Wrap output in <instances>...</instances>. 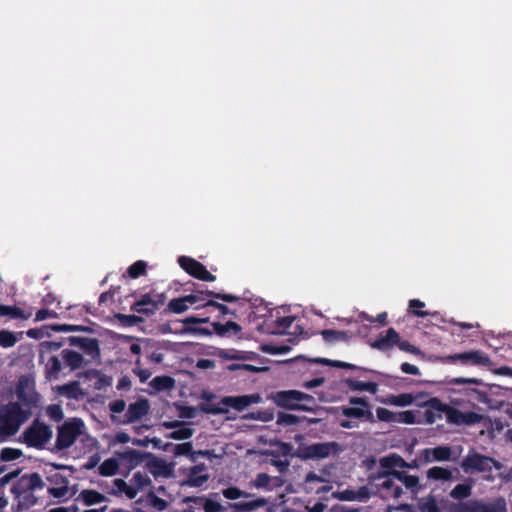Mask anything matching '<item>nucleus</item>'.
Returning <instances> with one entry per match:
<instances>
[{
  "mask_svg": "<svg viewBox=\"0 0 512 512\" xmlns=\"http://www.w3.org/2000/svg\"><path fill=\"white\" fill-rule=\"evenodd\" d=\"M146 267L147 265L144 261L138 260L129 266L127 273L131 278L136 279L146 273Z\"/></svg>",
  "mask_w": 512,
  "mask_h": 512,
  "instance_id": "57",
  "label": "nucleus"
},
{
  "mask_svg": "<svg viewBox=\"0 0 512 512\" xmlns=\"http://www.w3.org/2000/svg\"><path fill=\"white\" fill-rule=\"evenodd\" d=\"M184 503H193L199 505L203 503V509L205 512H222L224 511V507L216 501L211 499H205L204 497L198 496H187L183 500Z\"/></svg>",
  "mask_w": 512,
  "mask_h": 512,
  "instance_id": "29",
  "label": "nucleus"
},
{
  "mask_svg": "<svg viewBox=\"0 0 512 512\" xmlns=\"http://www.w3.org/2000/svg\"><path fill=\"white\" fill-rule=\"evenodd\" d=\"M61 359L63 360V363L66 367H69L71 371L78 370L83 367L84 364V358L82 354L70 350V349H63L61 351Z\"/></svg>",
  "mask_w": 512,
  "mask_h": 512,
  "instance_id": "24",
  "label": "nucleus"
},
{
  "mask_svg": "<svg viewBox=\"0 0 512 512\" xmlns=\"http://www.w3.org/2000/svg\"><path fill=\"white\" fill-rule=\"evenodd\" d=\"M348 402L352 407H342V415L347 418H355L369 423H375L376 418L372 412V406L365 397H350Z\"/></svg>",
  "mask_w": 512,
  "mask_h": 512,
  "instance_id": "8",
  "label": "nucleus"
},
{
  "mask_svg": "<svg viewBox=\"0 0 512 512\" xmlns=\"http://www.w3.org/2000/svg\"><path fill=\"white\" fill-rule=\"evenodd\" d=\"M340 449V445L337 442L313 443L299 447L297 455L303 460H320L328 458L331 454L338 453Z\"/></svg>",
  "mask_w": 512,
  "mask_h": 512,
  "instance_id": "10",
  "label": "nucleus"
},
{
  "mask_svg": "<svg viewBox=\"0 0 512 512\" xmlns=\"http://www.w3.org/2000/svg\"><path fill=\"white\" fill-rule=\"evenodd\" d=\"M149 385L156 392H161L171 390L175 386V380L167 375L156 376L149 382Z\"/></svg>",
  "mask_w": 512,
  "mask_h": 512,
  "instance_id": "32",
  "label": "nucleus"
},
{
  "mask_svg": "<svg viewBox=\"0 0 512 512\" xmlns=\"http://www.w3.org/2000/svg\"><path fill=\"white\" fill-rule=\"evenodd\" d=\"M424 307L425 303L419 299H412L409 302V312L417 317H425L429 315L428 312L421 310Z\"/></svg>",
  "mask_w": 512,
  "mask_h": 512,
  "instance_id": "61",
  "label": "nucleus"
},
{
  "mask_svg": "<svg viewBox=\"0 0 512 512\" xmlns=\"http://www.w3.org/2000/svg\"><path fill=\"white\" fill-rule=\"evenodd\" d=\"M118 456L125 467L130 471L139 466L146 458L150 457L151 453L128 449L119 453Z\"/></svg>",
  "mask_w": 512,
  "mask_h": 512,
  "instance_id": "19",
  "label": "nucleus"
},
{
  "mask_svg": "<svg viewBox=\"0 0 512 512\" xmlns=\"http://www.w3.org/2000/svg\"><path fill=\"white\" fill-rule=\"evenodd\" d=\"M67 341L70 346L79 348L84 354L90 356L92 359L100 357L99 341L96 338L70 336L67 338Z\"/></svg>",
  "mask_w": 512,
  "mask_h": 512,
  "instance_id": "14",
  "label": "nucleus"
},
{
  "mask_svg": "<svg viewBox=\"0 0 512 512\" xmlns=\"http://www.w3.org/2000/svg\"><path fill=\"white\" fill-rule=\"evenodd\" d=\"M18 342V337L12 331L0 330V346L3 348L13 347Z\"/></svg>",
  "mask_w": 512,
  "mask_h": 512,
  "instance_id": "54",
  "label": "nucleus"
},
{
  "mask_svg": "<svg viewBox=\"0 0 512 512\" xmlns=\"http://www.w3.org/2000/svg\"><path fill=\"white\" fill-rule=\"evenodd\" d=\"M179 266L190 276L205 282H213L216 276L210 273L205 265L189 256H180L178 258Z\"/></svg>",
  "mask_w": 512,
  "mask_h": 512,
  "instance_id": "11",
  "label": "nucleus"
},
{
  "mask_svg": "<svg viewBox=\"0 0 512 512\" xmlns=\"http://www.w3.org/2000/svg\"><path fill=\"white\" fill-rule=\"evenodd\" d=\"M395 417V412L390 411L383 407H378L376 409V420L381 422L393 423Z\"/></svg>",
  "mask_w": 512,
  "mask_h": 512,
  "instance_id": "63",
  "label": "nucleus"
},
{
  "mask_svg": "<svg viewBox=\"0 0 512 512\" xmlns=\"http://www.w3.org/2000/svg\"><path fill=\"white\" fill-rule=\"evenodd\" d=\"M299 421H300L299 417L294 414L279 412L277 415L276 423L279 425H284V426H292V425H296L297 423H299Z\"/></svg>",
  "mask_w": 512,
  "mask_h": 512,
  "instance_id": "60",
  "label": "nucleus"
},
{
  "mask_svg": "<svg viewBox=\"0 0 512 512\" xmlns=\"http://www.w3.org/2000/svg\"><path fill=\"white\" fill-rule=\"evenodd\" d=\"M390 474L400 482H402L407 489H410L413 493H418L421 489L419 485V478L414 475H409L404 471L390 470Z\"/></svg>",
  "mask_w": 512,
  "mask_h": 512,
  "instance_id": "28",
  "label": "nucleus"
},
{
  "mask_svg": "<svg viewBox=\"0 0 512 512\" xmlns=\"http://www.w3.org/2000/svg\"><path fill=\"white\" fill-rule=\"evenodd\" d=\"M209 321L208 317L205 318H198L195 316H189L185 318L182 322L185 325L183 328L184 333L193 334V335H205L210 336L212 335L213 330H209L207 328L197 327L193 326L192 324H199V323H207Z\"/></svg>",
  "mask_w": 512,
  "mask_h": 512,
  "instance_id": "22",
  "label": "nucleus"
},
{
  "mask_svg": "<svg viewBox=\"0 0 512 512\" xmlns=\"http://www.w3.org/2000/svg\"><path fill=\"white\" fill-rule=\"evenodd\" d=\"M149 458L150 460L146 463V467L154 477L170 475L171 470L163 459L155 457L152 454Z\"/></svg>",
  "mask_w": 512,
  "mask_h": 512,
  "instance_id": "25",
  "label": "nucleus"
},
{
  "mask_svg": "<svg viewBox=\"0 0 512 512\" xmlns=\"http://www.w3.org/2000/svg\"><path fill=\"white\" fill-rule=\"evenodd\" d=\"M448 359L451 362L459 361L462 364L487 366L490 364V358L482 351H468L450 355Z\"/></svg>",
  "mask_w": 512,
  "mask_h": 512,
  "instance_id": "15",
  "label": "nucleus"
},
{
  "mask_svg": "<svg viewBox=\"0 0 512 512\" xmlns=\"http://www.w3.org/2000/svg\"><path fill=\"white\" fill-rule=\"evenodd\" d=\"M79 498L86 506H92L107 500L105 495L93 489L82 490L79 494Z\"/></svg>",
  "mask_w": 512,
  "mask_h": 512,
  "instance_id": "35",
  "label": "nucleus"
},
{
  "mask_svg": "<svg viewBox=\"0 0 512 512\" xmlns=\"http://www.w3.org/2000/svg\"><path fill=\"white\" fill-rule=\"evenodd\" d=\"M467 395L471 396L475 401L482 404H489L490 398L488 392L477 388H468L466 390Z\"/></svg>",
  "mask_w": 512,
  "mask_h": 512,
  "instance_id": "56",
  "label": "nucleus"
},
{
  "mask_svg": "<svg viewBox=\"0 0 512 512\" xmlns=\"http://www.w3.org/2000/svg\"><path fill=\"white\" fill-rule=\"evenodd\" d=\"M27 419V413L18 402H9L0 406V436L10 437L16 434L20 425Z\"/></svg>",
  "mask_w": 512,
  "mask_h": 512,
  "instance_id": "3",
  "label": "nucleus"
},
{
  "mask_svg": "<svg viewBox=\"0 0 512 512\" xmlns=\"http://www.w3.org/2000/svg\"><path fill=\"white\" fill-rule=\"evenodd\" d=\"M200 470H203V467L195 466L191 469L187 484L191 487H201L204 483H206L209 479V476L207 474L200 475L198 472Z\"/></svg>",
  "mask_w": 512,
  "mask_h": 512,
  "instance_id": "42",
  "label": "nucleus"
},
{
  "mask_svg": "<svg viewBox=\"0 0 512 512\" xmlns=\"http://www.w3.org/2000/svg\"><path fill=\"white\" fill-rule=\"evenodd\" d=\"M166 298L165 293L150 291L142 294L140 298L131 305L130 309L138 314L151 316L164 305Z\"/></svg>",
  "mask_w": 512,
  "mask_h": 512,
  "instance_id": "9",
  "label": "nucleus"
},
{
  "mask_svg": "<svg viewBox=\"0 0 512 512\" xmlns=\"http://www.w3.org/2000/svg\"><path fill=\"white\" fill-rule=\"evenodd\" d=\"M417 508L419 512H441L437 500L432 494L419 499Z\"/></svg>",
  "mask_w": 512,
  "mask_h": 512,
  "instance_id": "41",
  "label": "nucleus"
},
{
  "mask_svg": "<svg viewBox=\"0 0 512 512\" xmlns=\"http://www.w3.org/2000/svg\"><path fill=\"white\" fill-rule=\"evenodd\" d=\"M195 304H197L196 295H185L183 297L173 298L170 300L167 306V311L170 313L181 314Z\"/></svg>",
  "mask_w": 512,
  "mask_h": 512,
  "instance_id": "21",
  "label": "nucleus"
},
{
  "mask_svg": "<svg viewBox=\"0 0 512 512\" xmlns=\"http://www.w3.org/2000/svg\"><path fill=\"white\" fill-rule=\"evenodd\" d=\"M113 484L117 490L111 491V494L116 495L118 493H124L129 499H134L138 494L139 489L133 484L128 485L123 479H114Z\"/></svg>",
  "mask_w": 512,
  "mask_h": 512,
  "instance_id": "34",
  "label": "nucleus"
},
{
  "mask_svg": "<svg viewBox=\"0 0 512 512\" xmlns=\"http://www.w3.org/2000/svg\"><path fill=\"white\" fill-rule=\"evenodd\" d=\"M4 316H10L13 319L27 320L31 316V312L25 313L24 310L17 306L0 304V317Z\"/></svg>",
  "mask_w": 512,
  "mask_h": 512,
  "instance_id": "38",
  "label": "nucleus"
},
{
  "mask_svg": "<svg viewBox=\"0 0 512 512\" xmlns=\"http://www.w3.org/2000/svg\"><path fill=\"white\" fill-rule=\"evenodd\" d=\"M59 393L65 397L76 399L81 393L80 384L73 381L59 387Z\"/></svg>",
  "mask_w": 512,
  "mask_h": 512,
  "instance_id": "46",
  "label": "nucleus"
},
{
  "mask_svg": "<svg viewBox=\"0 0 512 512\" xmlns=\"http://www.w3.org/2000/svg\"><path fill=\"white\" fill-rule=\"evenodd\" d=\"M46 481L50 483L47 493L56 499L65 498L69 492V480L60 472H53L46 476Z\"/></svg>",
  "mask_w": 512,
  "mask_h": 512,
  "instance_id": "12",
  "label": "nucleus"
},
{
  "mask_svg": "<svg viewBox=\"0 0 512 512\" xmlns=\"http://www.w3.org/2000/svg\"><path fill=\"white\" fill-rule=\"evenodd\" d=\"M344 383L351 391H367L371 394H376L378 391V384L376 382H362L347 378L344 380Z\"/></svg>",
  "mask_w": 512,
  "mask_h": 512,
  "instance_id": "31",
  "label": "nucleus"
},
{
  "mask_svg": "<svg viewBox=\"0 0 512 512\" xmlns=\"http://www.w3.org/2000/svg\"><path fill=\"white\" fill-rule=\"evenodd\" d=\"M474 481L471 478L466 479L465 482L457 484L449 493V496L458 500V502H463L462 500L467 499L472 494Z\"/></svg>",
  "mask_w": 512,
  "mask_h": 512,
  "instance_id": "27",
  "label": "nucleus"
},
{
  "mask_svg": "<svg viewBox=\"0 0 512 512\" xmlns=\"http://www.w3.org/2000/svg\"><path fill=\"white\" fill-rule=\"evenodd\" d=\"M299 406L305 408H298V411H314L317 406L316 399L307 393L299 391Z\"/></svg>",
  "mask_w": 512,
  "mask_h": 512,
  "instance_id": "50",
  "label": "nucleus"
},
{
  "mask_svg": "<svg viewBox=\"0 0 512 512\" xmlns=\"http://www.w3.org/2000/svg\"><path fill=\"white\" fill-rule=\"evenodd\" d=\"M62 359L59 356H51L45 364V378L49 381L57 380L62 371Z\"/></svg>",
  "mask_w": 512,
  "mask_h": 512,
  "instance_id": "30",
  "label": "nucleus"
},
{
  "mask_svg": "<svg viewBox=\"0 0 512 512\" xmlns=\"http://www.w3.org/2000/svg\"><path fill=\"white\" fill-rule=\"evenodd\" d=\"M222 402L226 405H229L233 407L236 410H243L251 403L250 396L244 395V396H238V397H231L227 396L224 397Z\"/></svg>",
  "mask_w": 512,
  "mask_h": 512,
  "instance_id": "43",
  "label": "nucleus"
},
{
  "mask_svg": "<svg viewBox=\"0 0 512 512\" xmlns=\"http://www.w3.org/2000/svg\"><path fill=\"white\" fill-rule=\"evenodd\" d=\"M130 482L135 485L139 490H142L148 486L152 485L151 479L148 477L147 474L137 471L133 474V477L131 478Z\"/></svg>",
  "mask_w": 512,
  "mask_h": 512,
  "instance_id": "52",
  "label": "nucleus"
},
{
  "mask_svg": "<svg viewBox=\"0 0 512 512\" xmlns=\"http://www.w3.org/2000/svg\"><path fill=\"white\" fill-rule=\"evenodd\" d=\"M220 358L226 360H245L252 361L258 356L257 353L252 351H242L236 349H221L218 353Z\"/></svg>",
  "mask_w": 512,
  "mask_h": 512,
  "instance_id": "26",
  "label": "nucleus"
},
{
  "mask_svg": "<svg viewBox=\"0 0 512 512\" xmlns=\"http://www.w3.org/2000/svg\"><path fill=\"white\" fill-rule=\"evenodd\" d=\"M432 401H433V398L429 399L425 403L427 408L424 411V419H425V422L428 423V424H433L438 419H441L442 418V414L444 413V411H437L436 409H434Z\"/></svg>",
  "mask_w": 512,
  "mask_h": 512,
  "instance_id": "47",
  "label": "nucleus"
},
{
  "mask_svg": "<svg viewBox=\"0 0 512 512\" xmlns=\"http://www.w3.org/2000/svg\"><path fill=\"white\" fill-rule=\"evenodd\" d=\"M452 450L449 446H437L435 448H426L423 450L425 462L432 461H449L451 459Z\"/></svg>",
  "mask_w": 512,
  "mask_h": 512,
  "instance_id": "23",
  "label": "nucleus"
},
{
  "mask_svg": "<svg viewBox=\"0 0 512 512\" xmlns=\"http://www.w3.org/2000/svg\"><path fill=\"white\" fill-rule=\"evenodd\" d=\"M21 469L18 468L14 471L3 473L0 476V486L4 487L13 479H17L12 487L11 493L17 501L13 504L12 509L14 512H21L28 510L38 503V497L35 492L44 489L46 486L45 481L37 472L26 473L20 476Z\"/></svg>",
  "mask_w": 512,
  "mask_h": 512,
  "instance_id": "1",
  "label": "nucleus"
},
{
  "mask_svg": "<svg viewBox=\"0 0 512 512\" xmlns=\"http://www.w3.org/2000/svg\"><path fill=\"white\" fill-rule=\"evenodd\" d=\"M416 422V416L413 411H401L395 412L394 422L393 423H405V424H414Z\"/></svg>",
  "mask_w": 512,
  "mask_h": 512,
  "instance_id": "59",
  "label": "nucleus"
},
{
  "mask_svg": "<svg viewBox=\"0 0 512 512\" xmlns=\"http://www.w3.org/2000/svg\"><path fill=\"white\" fill-rule=\"evenodd\" d=\"M84 428V422L80 418L65 421L58 427L54 450L62 451L71 447L83 433Z\"/></svg>",
  "mask_w": 512,
  "mask_h": 512,
  "instance_id": "5",
  "label": "nucleus"
},
{
  "mask_svg": "<svg viewBox=\"0 0 512 512\" xmlns=\"http://www.w3.org/2000/svg\"><path fill=\"white\" fill-rule=\"evenodd\" d=\"M211 326L213 328V332L220 337L226 336L229 331H233L236 334L242 330V327L234 321H227L225 324L213 322Z\"/></svg>",
  "mask_w": 512,
  "mask_h": 512,
  "instance_id": "36",
  "label": "nucleus"
},
{
  "mask_svg": "<svg viewBox=\"0 0 512 512\" xmlns=\"http://www.w3.org/2000/svg\"><path fill=\"white\" fill-rule=\"evenodd\" d=\"M393 479L394 477L390 474V470H379L368 476L369 484L376 489L375 494L383 499L388 497L399 499L402 496V488L395 485Z\"/></svg>",
  "mask_w": 512,
  "mask_h": 512,
  "instance_id": "4",
  "label": "nucleus"
},
{
  "mask_svg": "<svg viewBox=\"0 0 512 512\" xmlns=\"http://www.w3.org/2000/svg\"><path fill=\"white\" fill-rule=\"evenodd\" d=\"M150 411V403L146 398H140L136 402L129 404L127 412L124 414L123 419L118 420V423L126 425L137 422L145 417Z\"/></svg>",
  "mask_w": 512,
  "mask_h": 512,
  "instance_id": "13",
  "label": "nucleus"
},
{
  "mask_svg": "<svg viewBox=\"0 0 512 512\" xmlns=\"http://www.w3.org/2000/svg\"><path fill=\"white\" fill-rule=\"evenodd\" d=\"M46 328L51 329L55 332H72V331H82V332H91V328L83 325H69V324H52L50 326H46Z\"/></svg>",
  "mask_w": 512,
  "mask_h": 512,
  "instance_id": "49",
  "label": "nucleus"
},
{
  "mask_svg": "<svg viewBox=\"0 0 512 512\" xmlns=\"http://www.w3.org/2000/svg\"><path fill=\"white\" fill-rule=\"evenodd\" d=\"M432 404L433 408L437 411H444L448 423L454 425H462L463 411L443 403L439 398L436 397H433Z\"/></svg>",
  "mask_w": 512,
  "mask_h": 512,
  "instance_id": "20",
  "label": "nucleus"
},
{
  "mask_svg": "<svg viewBox=\"0 0 512 512\" xmlns=\"http://www.w3.org/2000/svg\"><path fill=\"white\" fill-rule=\"evenodd\" d=\"M299 391L298 390H282L273 395L274 403L282 408L288 410H298L301 408L299 404Z\"/></svg>",
  "mask_w": 512,
  "mask_h": 512,
  "instance_id": "16",
  "label": "nucleus"
},
{
  "mask_svg": "<svg viewBox=\"0 0 512 512\" xmlns=\"http://www.w3.org/2000/svg\"><path fill=\"white\" fill-rule=\"evenodd\" d=\"M194 429L190 427L180 426L178 429L172 431L170 434L167 435L168 438L173 440H186L193 436Z\"/></svg>",
  "mask_w": 512,
  "mask_h": 512,
  "instance_id": "53",
  "label": "nucleus"
},
{
  "mask_svg": "<svg viewBox=\"0 0 512 512\" xmlns=\"http://www.w3.org/2000/svg\"><path fill=\"white\" fill-rule=\"evenodd\" d=\"M379 463L384 470H394L395 467L406 468L408 466V462L395 453L381 458Z\"/></svg>",
  "mask_w": 512,
  "mask_h": 512,
  "instance_id": "33",
  "label": "nucleus"
},
{
  "mask_svg": "<svg viewBox=\"0 0 512 512\" xmlns=\"http://www.w3.org/2000/svg\"><path fill=\"white\" fill-rule=\"evenodd\" d=\"M426 475L428 479L435 481H449L452 479L451 470L439 466L429 468L426 472Z\"/></svg>",
  "mask_w": 512,
  "mask_h": 512,
  "instance_id": "40",
  "label": "nucleus"
},
{
  "mask_svg": "<svg viewBox=\"0 0 512 512\" xmlns=\"http://www.w3.org/2000/svg\"><path fill=\"white\" fill-rule=\"evenodd\" d=\"M399 340V333L394 328H389L380 333L378 338L370 343L373 349L387 351L393 348Z\"/></svg>",
  "mask_w": 512,
  "mask_h": 512,
  "instance_id": "18",
  "label": "nucleus"
},
{
  "mask_svg": "<svg viewBox=\"0 0 512 512\" xmlns=\"http://www.w3.org/2000/svg\"><path fill=\"white\" fill-rule=\"evenodd\" d=\"M115 318L123 327H132L143 322V318L137 315H126L122 313L115 314Z\"/></svg>",
  "mask_w": 512,
  "mask_h": 512,
  "instance_id": "51",
  "label": "nucleus"
},
{
  "mask_svg": "<svg viewBox=\"0 0 512 512\" xmlns=\"http://www.w3.org/2000/svg\"><path fill=\"white\" fill-rule=\"evenodd\" d=\"M295 319H296L295 316H284V317L277 318L275 320V324H276L278 331L281 333L286 332V330H288L292 326Z\"/></svg>",
  "mask_w": 512,
  "mask_h": 512,
  "instance_id": "64",
  "label": "nucleus"
},
{
  "mask_svg": "<svg viewBox=\"0 0 512 512\" xmlns=\"http://www.w3.org/2000/svg\"><path fill=\"white\" fill-rule=\"evenodd\" d=\"M190 295L197 296V304L192 306L195 309H200V308L204 307L202 304L209 300L207 298H216V299L222 300L224 302H228V303L238 302L240 299L236 295L214 292L211 290H197L194 293H191Z\"/></svg>",
  "mask_w": 512,
  "mask_h": 512,
  "instance_id": "17",
  "label": "nucleus"
},
{
  "mask_svg": "<svg viewBox=\"0 0 512 512\" xmlns=\"http://www.w3.org/2000/svg\"><path fill=\"white\" fill-rule=\"evenodd\" d=\"M448 510L450 512H507V505L503 497H498L492 503L473 499L466 502L451 503Z\"/></svg>",
  "mask_w": 512,
  "mask_h": 512,
  "instance_id": "6",
  "label": "nucleus"
},
{
  "mask_svg": "<svg viewBox=\"0 0 512 512\" xmlns=\"http://www.w3.org/2000/svg\"><path fill=\"white\" fill-rule=\"evenodd\" d=\"M483 415L474 411L462 412V425L471 426L482 421Z\"/></svg>",
  "mask_w": 512,
  "mask_h": 512,
  "instance_id": "62",
  "label": "nucleus"
},
{
  "mask_svg": "<svg viewBox=\"0 0 512 512\" xmlns=\"http://www.w3.org/2000/svg\"><path fill=\"white\" fill-rule=\"evenodd\" d=\"M315 362L322 363V364H325V365H329V366H332V367H337V368L350 369V370H361V371H364V372L376 373V371H374V370L366 369V368L359 367V366H356L354 364H351V363H348V362L339 361V360H330V359H326V358H318V359L315 360Z\"/></svg>",
  "mask_w": 512,
  "mask_h": 512,
  "instance_id": "39",
  "label": "nucleus"
},
{
  "mask_svg": "<svg viewBox=\"0 0 512 512\" xmlns=\"http://www.w3.org/2000/svg\"><path fill=\"white\" fill-rule=\"evenodd\" d=\"M414 397L410 393H403L399 395H390L387 396L385 399H383V403L386 405H394V406H400L405 407L409 406L413 403Z\"/></svg>",
  "mask_w": 512,
  "mask_h": 512,
  "instance_id": "37",
  "label": "nucleus"
},
{
  "mask_svg": "<svg viewBox=\"0 0 512 512\" xmlns=\"http://www.w3.org/2000/svg\"><path fill=\"white\" fill-rule=\"evenodd\" d=\"M321 336L326 342L346 341L348 339L345 331L326 329L321 331Z\"/></svg>",
  "mask_w": 512,
  "mask_h": 512,
  "instance_id": "48",
  "label": "nucleus"
},
{
  "mask_svg": "<svg viewBox=\"0 0 512 512\" xmlns=\"http://www.w3.org/2000/svg\"><path fill=\"white\" fill-rule=\"evenodd\" d=\"M447 383L450 385L474 384L477 386H485L491 388L488 384L484 383L483 380L478 378L455 377L451 378Z\"/></svg>",
  "mask_w": 512,
  "mask_h": 512,
  "instance_id": "58",
  "label": "nucleus"
},
{
  "mask_svg": "<svg viewBox=\"0 0 512 512\" xmlns=\"http://www.w3.org/2000/svg\"><path fill=\"white\" fill-rule=\"evenodd\" d=\"M119 463L114 458L104 460L99 466V474L104 477H110L117 473Z\"/></svg>",
  "mask_w": 512,
  "mask_h": 512,
  "instance_id": "44",
  "label": "nucleus"
},
{
  "mask_svg": "<svg viewBox=\"0 0 512 512\" xmlns=\"http://www.w3.org/2000/svg\"><path fill=\"white\" fill-rule=\"evenodd\" d=\"M53 432L50 426L35 420L22 434L23 442L28 447L43 449L52 438Z\"/></svg>",
  "mask_w": 512,
  "mask_h": 512,
  "instance_id": "7",
  "label": "nucleus"
},
{
  "mask_svg": "<svg viewBox=\"0 0 512 512\" xmlns=\"http://www.w3.org/2000/svg\"><path fill=\"white\" fill-rule=\"evenodd\" d=\"M22 455L20 449L5 447L1 450L0 459L2 462H9L19 459Z\"/></svg>",
  "mask_w": 512,
  "mask_h": 512,
  "instance_id": "55",
  "label": "nucleus"
},
{
  "mask_svg": "<svg viewBox=\"0 0 512 512\" xmlns=\"http://www.w3.org/2000/svg\"><path fill=\"white\" fill-rule=\"evenodd\" d=\"M460 467L466 474L489 473V475L484 478L490 481L493 479L491 475L493 469H502V464L493 457L470 450L461 460Z\"/></svg>",
  "mask_w": 512,
  "mask_h": 512,
  "instance_id": "2",
  "label": "nucleus"
},
{
  "mask_svg": "<svg viewBox=\"0 0 512 512\" xmlns=\"http://www.w3.org/2000/svg\"><path fill=\"white\" fill-rule=\"evenodd\" d=\"M265 503H266V501L263 498H259V499H256L253 501H248V502L232 503V504H230V506L238 511L250 512L259 507L264 506Z\"/></svg>",
  "mask_w": 512,
  "mask_h": 512,
  "instance_id": "45",
  "label": "nucleus"
}]
</instances>
